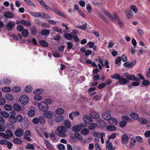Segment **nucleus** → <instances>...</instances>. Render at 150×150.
I'll list each match as a JSON object with an SVG mask.
<instances>
[{
	"label": "nucleus",
	"instance_id": "nucleus-34",
	"mask_svg": "<svg viewBox=\"0 0 150 150\" xmlns=\"http://www.w3.org/2000/svg\"><path fill=\"white\" fill-rule=\"evenodd\" d=\"M13 108L15 110L19 111L21 110V107L17 103H15L13 104Z\"/></svg>",
	"mask_w": 150,
	"mask_h": 150
},
{
	"label": "nucleus",
	"instance_id": "nucleus-63",
	"mask_svg": "<svg viewBox=\"0 0 150 150\" xmlns=\"http://www.w3.org/2000/svg\"><path fill=\"white\" fill-rule=\"evenodd\" d=\"M53 29L54 30L56 31V32L59 33H62V30L59 28L57 27H55L53 28Z\"/></svg>",
	"mask_w": 150,
	"mask_h": 150
},
{
	"label": "nucleus",
	"instance_id": "nucleus-56",
	"mask_svg": "<svg viewBox=\"0 0 150 150\" xmlns=\"http://www.w3.org/2000/svg\"><path fill=\"white\" fill-rule=\"evenodd\" d=\"M90 4H88L86 5V9L88 13H90L92 11V8Z\"/></svg>",
	"mask_w": 150,
	"mask_h": 150
},
{
	"label": "nucleus",
	"instance_id": "nucleus-2",
	"mask_svg": "<svg viewBox=\"0 0 150 150\" xmlns=\"http://www.w3.org/2000/svg\"><path fill=\"white\" fill-rule=\"evenodd\" d=\"M39 109L42 111H47L49 109V106L46 103L44 102H41L38 104Z\"/></svg>",
	"mask_w": 150,
	"mask_h": 150
},
{
	"label": "nucleus",
	"instance_id": "nucleus-32",
	"mask_svg": "<svg viewBox=\"0 0 150 150\" xmlns=\"http://www.w3.org/2000/svg\"><path fill=\"white\" fill-rule=\"evenodd\" d=\"M39 43L42 46L45 47H47L48 45V43L43 40H40Z\"/></svg>",
	"mask_w": 150,
	"mask_h": 150
},
{
	"label": "nucleus",
	"instance_id": "nucleus-16",
	"mask_svg": "<svg viewBox=\"0 0 150 150\" xmlns=\"http://www.w3.org/2000/svg\"><path fill=\"white\" fill-rule=\"evenodd\" d=\"M90 116L93 119H97L99 117L98 113L95 112H92L90 114Z\"/></svg>",
	"mask_w": 150,
	"mask_h": 150
},
{
	"label": "nucleus",
	"instance_id": "nucleus-61",
	"mask_svg": "<svg viewBox=\"0 0 150 150\" xmlns=\"http://www.w3.org/2000/svg\"><path fill=\"white\" fill-rule=\"evenodd\" d=\"M17 29L18 31L21 32L23 29V27L22 25H19L17 27Z\"/></svg>",
	"mask_w": 150,
	"mask_h": 150
},
{
	"label": "nucleus",
	"instance_id": "nucleus-58",
	"mask_svg": "<svg viewBox=\"0 0 150 150\" xmlns=\"http://www.w3.org/2000/svg\"><path fill=\"white\" fill-rule=\"evenodd\" d=\"M8 120L11 124H14L16 122V119L15 118H8Z\"/></svg>",
	"mask_w": 150,
	"mask_h": 150
},
{
	"label": "nucleus",
	"instance_id": "nucleus-21",
	"mask_svg": "<svg viewBox=\"0 0 150 150\" xmlns=\"http://www.w3.org/2000/svg\"><path fill=\"white\" fill-rule=\"evenodd\" d=\"M109 124L113 125H115L117 123V121L116 120L115 118H110L109 120Z\"/></svg>",
	"mask_w": 150,
	"mask_h": 150
},
{
	"label": "nucleus",
	"instance_id": "nucleus-25",
	"mask_svg": "<svg viewBox=\"0 0 150 150\" xmlns=\"http://www.w3.org/2000/svg\"><path fill=\"white\" fill-rule=\"evenodd\" d=\"M81 132L83 135H87L89 133V130L87 128H84L81 129Z\"/></svg>",
	"mask_w": 150,
	"mask_h": 150
},
{
	"label": "nucleus",
	"instance_id": "nucleus-6",
	"mask_svg": "<svg viewBox=\"0 0 150 150\" xmlns=\"http://www.w3.org/2000/svg\"><path fill=\"white\" fill-rule=\"evenodd\" d=\"M83 119L85 122L87 124L91 123L93 121L92 119L90 117L86 115H83Z\"/></svg>",
	"mask_w": 150,
	"mask_h": 150
},
{
	"label": "nucleus",
	"instance_id": "nucleus-15",
	"mask_svg": "<svg viewBox=\"0 0 150 150\" xmlns=\"http://www.w3.org/2000/svg\"><path fill=\"white\" fill-rule=\"evenodd\" d=\"M13 142L17 144H21L22 143V141L19 138H15L12 140Z\"/></svg>",
	"mask_w": 150,
	"mask_h": 150
},
{
	"label": "nucleus",
	"instance_id": "nucleus-50",
	"mask_svg": "<svg viewBox=\"0 0 150 150\" xmlns=\"http://www.w3.org/2000/svg\"><path fill=\"white\" fill-rule=\"evenodd\" d=\"M126 122L125 121L123 120L120 122L119 125L121 127H123L126 126Z\"/></svg>",
	"mask_w": 150,
	"mask_h": 150
},
{
	"label": "nucleus",
	"instance_id": "nucleus-14",
	"mask_svg": "<svg viewBox=\"0 0 150 150\" xmlns=\"http://www.w3.org/2000/svg\"><path fill=\"white\" fill-rule=\"evenodd\" d=\"M128 82L125 79L122 77H121L119 81V83L120 85H125Z\"/></svg>",
	"mask_w": 150,
	"mask_h": 150
},
{
	"label": "nucleus",
	"instance_id": "nucleus-9",
	"mask_svg": "<svg viewBox=\"0 0 150 150\" xmlns=\"http://www.w3.org/2000/svg\"><path fill=\"white\" fill-rule=\"evenodd\" d=\"M15 25V22L13 21H9L7 25H6V28L8 30H11L13 27H14Z\"/></svg>",
	"mask_w": 150,
	"mask_h": 150
},
{
	"label": "nucleus",
	"instance_id": "nucleus-51",
	"mask_svg": "<svg viewBox=\"0 0 150 150\" xmlns=\"http://www.w3.org/2000/svg\"><path fill=\"white\" fill-rule=\"evenodd\" d=\"M3 81L4 83L6 84H8L11 82L10 79L6 78H4Z\"/></svg>",
	"mask_w": 150,
	"mask_h": 150
},
{
	"label": "nucleus",
	"instance_id": "nucleus-54",
	"mask_svg": "<svg viewBox=\"0 0 150 150\" xmlns=\"http://www.w3.org/2000/svg\"><path fill=\"white\" fill-rule=\"evenodd\" d=\"M130 9L133 10V11L135 13H137L138 11V9L134 5H131L130 7Z\"/></svg>",
	"mask_w": 150,
	"mask_h": 150
},
{
	"label": "nucleus",
	"instance_id": "nucleus-53",
	"mask_svg": "<svg viewBox=\"0 0 150 150\" xmlns=\"http://www.w3.org/2000/svg\"><path fill=\"white\" fill-rule=\"evenodd\" d=\"M100 126L102 127H105L106 125V122L103 120H100L99 121Z\"/></svg>",
	"mask_w": 150,
	"mask_h": 150
},
{
	"label": "nucleus",
	"instance_id": "nucleus-62",
	"mask_svg": "<svg viewBox=\"0 0 150 150\" xmlns=\"http://www.w3.org/2000/svg\"><path fill=\"white\" fill-rule=\"evenodd\" d=\"M100 76L99 75H94L93 77V79L94 81H97L100 79Z\"/></svg>",
	"mask_w": 150,
	"mask_h": 150
},
{
	"label": "nucleus",
	"instance_id": "nucleus-4",
	"mask_svg": "<svg viewBox=\"0 0 150 150\" xmlns=\"http://www.w3.org/2000/svg\"><path fill=\"white\" fill-rule=\"evenodd\" d=\"M23 130L20 128L18 129L14 133L15 135L18 137H22L23 135Z\"/></svg>",
	"mask_w": 150,
	"mask_h": 150
},
{
	"label": "nucleus",
	"instance_id": "nucleus-20",
	"mask_svg": "<svg viewBox=\"0 0 150 150\" xmlns=\"http://www.w3.org/2000/svg\"><path fill=\"white\" fill-rule=\"evenodd\" d=\"M138 120L140 123L142 124L145 125L147 123V120L144 117L139 118Z\"/></svg>",
	"mask_w": 150,
	"mask_h": 150
},
{
	"label": "nucleus",
	"instance_id": "nucleus-35",
	"mask_svg": "<svg viewBox=\"0 0 150 150\" xmlns=\"http://www.w3.org/2000/svg\"><path fill=\"white\" fill-rule=\"evenodd\" d=\"M5 97L7 100H12L13 99V96L9 93L6 94L5 95Z\"/></svg>",
	"mask_w": 150,
	"mask_h": 150
},
{
	"label": "nucleus",
	"instance_id": "nucleus-33",
	"mask_svg": "<svg viewBox=\"0 0 150 150\" xmlns=\"http://www.w3.org/2000/svg\"><path fill=\"white\" fill-rule=\"evenodd\" d=\"M39 122L41 125H44L45 123V118L42 116L39 117Z\"/></svg>",
	"mask_w": 150,
	"mask_h": 150
},
{
	"label": "nucleus",
	"instance_id": "nucleus-37",
	"mask_svg": "<svg viewBox=\"0 0 150 150\" xmlns=\"http://www.w3.org/2000/svg\"><path fill=\"white\" fill-rule=\"evenodd\" d=\"M25 148L27 149H35L34 145L30 143H28Z\"/></svg>",
	"mask_w": 150,
	"mask_h": 150
},
{
	"label": "nucleus",
	"instance_id": "nucleus-5",
	"mask_svg": "<svg viewBox=\"0 0 150 150\" xmlns=\"http://www.w3.org/2000/svg\"><path fill=\"white\" fill-rule=\"evenodd\" d=\"M126 77L127 79L130 80H135L136 81H139L140 80L137 78L136 76L130 74H128L126 76Z\"/></svg>",
	"mask_w": 150,
	"mask_h": 150
},
{
	"label": "nucleus",
	"instance_id": "nucleus-3",
	"mask_svg": "<svg viewBox=\"0 0 150 150\" xmlns=\"http://www.w3.org/2000/svg\"><path fill=\"white\" fill-rule=\"evenodd\" d=\"M29 100L28 96L26 95H23L21 96L19 98V101L21 104L23 105L27 104Z\"/></svg>",
	"mask_w": 150,
	"mask_h": 150
},
{
	"label": "nucleus",
	"instance_id": "nucleus-39",
	"mask_svg": "<svg viewBox=\"0 0 150 150\" xmlns=\"http://www.w3.org/2000/svg\"><path fill=\"white\" fill-rule=\"evenodd\" d=\"M5 132L7 136L8 137V139H9L10 137H11L13 135V132L10 130H7Z\"/></svg>",
	"mask_w": 150,
	"mask_h": 150
},
{
	"label": "nucleus",
	"instance_id": "nucleus-43",
	"mask_svg": "<svg viewBox=\"0 0 150 150\" xmlns=\"http://www.w3.org/2000/svg\"><path fill=\"white\" fill-rule=\"evenodd\" d=\"M32 88L30 86H27L25 88V91L26 92L30 93L32 91Z\"/></svg>",
	"mask_w": 150,
	"mask_h": 150
},
{
	"label": "nucleus",
	"instance_id": "nucleus-57",
	"mask_svg": "<svg viewBox=\"0 0 150 150\" xmlns=\"http://www.w3.org/2000/svg\"><path fill=\"white\" fill-rule=\"evenodd\" d=\"M39 117L35 118L33 120V122L35 124H37L39 123Z\"/></svg>",
	"mask_w": 150,
	"mask_h": 150
},
{
	"label": "nucleus",
	"instance_id": "nucleus-60",
	"mask_svg": "<svg viewBox=\"0 0 150 150\" xmlns=\"http://www.w3.org/2000/svg\"><path fill=\"white\" fill-rule=\"evenodd\" d=\"M121 60V58L120 57H117L115 60V63L116 64H118Z\"/></svg>",
	"mask_w": 150,
	"mask_h": 150
},
{
	"label": "nucleus",
	"instance_id": "nucleus-26",
	"mask_svg": "<svg viewBox=\"0 0 150 150\" xmlns=\"http://www.w3.org/2000/svg\"><path fill=\"white\" fill-rule=\"evenodd\" d=\"M130 116L134 120L138 119L139 117V115L135 113H132L130 114Z\"/></svg>",
	"mask_w": 150,
	"mask_h": 150
},
{
	"label": "nucleus",
	"instance_id": "nucleus-24",
	"mask_svg": "<svg viewBox=\"0 0 150 150\" xmlns=\"http://www.w3.org/2000/svg\"><path fill=\"white\" fill-rule=\"evenodd\" d=\"M22 34L24 37L26 38L28 36L29 31L28 30L24 29L22 31Z\"/></svg>",
	"mask_w": 150,
	"mask_h": 150
},
{
	"label": "nucleus",
	"instance_id": "nucleus-29",
	"mask_svg": "<svg viewBox=\"0 0 150 150\" xmlns=\"http://www.w3.org/2000/svg\"><path fill=\"white\" fill-rule=\"evenodd\" d=\"M111 77L113 79H117L119 80L121 77L120 74H113L111 76Z\"/></svg>",
	"mask_w": 150,
	"mask_h": 150
},
{
	"label": "nucleus",
	"instance_id": "nucleus-40",
	"mask_svg": "<svg viewBox=\"0 0 150 150\" xmlns=\"http://www.w3.org/2000/svg\"><path fill=\"white\" fill-rule=\"evenodd\" d=\"M75 137L78 140H81L82 139V137L80 134L78 133H75L74 134Z\"/></svg>",
	"mask_w": 150,
	"mask_h": 150
},
{
	"label": "nucleus",
	"instance_id": "nucleus-64",
	"mask_svg": "<svg viewBox=\"0 0 150 150\" xmlns=\"http://www.w3.org/2000/svg\"><path fill=\"white\" fill-rule=\"evenodd\" d=\"M8 141L5 139H2L0 140V144L1 145H6Z\"/></svg>",
	"mask_w": 150,
	"mask_h": 150
},
{
	"label": "nucleus",
	"instance_id": "nucleus-30",
	"mask_svg": "<svg viewBox=\"0 0 150 150\" xmlns=\"http://www.w3.org/2000/svg\"><path fill=\"white\" fill-rule=\"evenodd\" d=\"M65 38L68 40H71L73 38V36L69 33H67L64 35Z\"/></svg>",
	"mask_w": 150,
	"mask_h": 150
},
{
	"label": "nucleus",
	"instance_id": "nucleus-23",
	"mask_svg": "<svg viewBox=\"0 0 150 150\" xmlns=\"http://www.w3.org/2000/svg\"><path fill=\"white\" fill-rule=\"evenodd\" d=\"M64 120V117L62 116H58L56 117L55 119V121L57 123L62 122Z\"/></svg>",
	"mask_w": 150,
	"mask_h": 150
},
{
	"label": "nucleus",
	"instance_id": "nucleus-8",
	"mask_svg": "<svg viewBox=\"0 0 150 150\" xmlns=\"http://www.w3.org/2000/svg\"><path fill=\"white\" fill-rule=\"evenodd\" d=\"M106 150H114L115 147H113L112 144L111 142H110L108 140L106 142Z\"/></svg>",
	"mask_w": 150,
	"mask_h": 150
},
{
	"label": "nucleus",
	"instance_id": "nucleus-12",
	"mask_svg": "<svg viewBox=\"0 0 150 150\" xmlns=\"http://www.w3.org/2000/svg\"><path fill=\"white\" fill-rule=\"evenodd\" d=\"M121 141L122 144H127L128 141V138L127 135L126 134H124L121 138Z\"/></svg>",
	"mask_w": 150,
	"mask_h": 150
},
{
	"label": "nucleus",
	"instance_id": "nucleus-11",
	"mask_svg": "<svg viewBox=\"0 0 150 150\" xmlns=\"http://www.w3.org/2000/svg\"><path fill=\"white\" fill-rule=\"evenodd\" d=\"M43 114V116L47 118H51L53 116V114L51 111H45Z\"/></svg>",
	"mask_w": 150,
	"mask_h": 150
},
{
	"label": "nucleus",
	"instance_id": "nucleus-48",
	"mask_svg": "<svg viewBox=\"0 0 150 150\" xmlns=\"http://www.w3.org/2000/svg\"><path fill=\"white\" fill-rule=\"evenodd\" d=\"M31 33L33 35H35L36 33V28L35 27H33L31 28Z\"/></svg>",
	"mask_w": 150,
	"mask_h": 150
},
{
	"label": "nucleus",
	"instance_id": "nucleus-27",
	"mask_svg": "<svg viewBox=\"0 0 150 150\" xmlns=\"http://www.w3.org/2000/svg\"><path fill=\"white\" fill-rule=\"evenodd\" d=\"M50 33V31L49 30L45 29L42 30L41 32V34L44 36H46L48 35Z\"/></svg>",
	"mask_w": 150,
	"mask_h": 150
},
{
	"label": "nucleus",
	"instance_id": "nucleus-49",
	"mask_svg": "<svg viewBox=\"0 0 150 150\" xmlns=\"http://www.w3.org/2000/svg\"><path fill=\"white\" fill-rule=\"evenodd\" d=\"M126 13L128 18H130L133 16V12L131 11H127Z\"/></svg>",
	"mask_w": 150,
	"mask_h": 150
},
{
	"label": "nucleus",
	"instance_id": "nucleus-36",
	"mask_svg": "<svg viewBox=\"0 0 150 150\" xmlns=\"http://www.w3.org/2000/svg\"><path fill=\"white\" fill-rule=\"evenodd\" d=\"M4 109L6 110L10 111L12 109V106L9 104H6L4 107Z\"/></svg>",
	"mask_w": 150,
	"mask_h": 150
},
{
	"label": "nucleus",
	"instance_id": "nucleus-42",
	"mask_svg": "<svg viewBox=\"0 0 150 150\" xmlns=\"http://www.w3.org/2000/svg\"><path fill=\"white\" fill-rule=\"evenodd\" d=\"M28 114L29 116L32 117L35 115V111L33 110H30L28 112Z\"/></svg>",
	"mask_w": 150,
	"mask_h": 150
},
{
	"label": "nucleus",
	"instance_id": "nucleus-46",
	"mask_svg": "<svg viewBox=\"0 0 150 150\" xmlns=\"http://www.w3.org/2000/svg\"><path fill=\"white\" fill-rule=\"evenodd\" d=\"M11 90L10 88L8 87H5L2 89V91L5 93L9 92Z\"/></svg>",
	"mask_w": 150,
	"mask_h": 150
},
{
	"label": "nucleus",
	"instance_id": "nucleus-13",
	"mask_svg": "<svg viewBox=\"0 0 150 150\" xmlns=\"http://www.w3.org/2000/svg\"><path fill=\"white\" fill-rule=\"evenodd\" d=\"M103 118L105 120H109L111 118V115L109 113L104 112L102 115Z\"/></svg>",
	"mask_w": 150,
	"mask_h": 150
},
{
	"label": "nucleus",
	"instance_id": "nucleus-18",
	"mask_svg": "<svg viewBox=\"0 0 150 150\" xmlns=\"http://www.w3.org/2000/svg\"><path fill=\"white\" fill-rule=\"evenodd\" d=\"M116 127L112 125H109L107 126L106 127V129L109 131H113L116 129Z\"/></svg>",
	"mask_w": 150,
	"mask_h": 150
},
{
	"label": "nucleus",
	"instance_id": "nucleus-10",
	"mask_svg": "<svg viewBox=\"0 0 150 150\" xmlns=\"http://www.w3.org/2000/svg\"><path fill=\"white\" fill-rule=\"evenodd\" d=\"M4 16L7 18H11L14 17V15L11 12L8 11L5 12L4 13Z\"/></svg>",
	"mask_w": 150,
	"mask_h": 150
},
{
	"label": "nucleus",
	"instance_id": "nucleus-59",
	"mask_svg": "<svg viewBox=\"0 0 150 150\" xmlns=\"http://www.w3.org/2000/svg\"><path fill=\"white\" fill-rule=\"evenodd\" d=\"M58 148L59 150H64L65 147L62 144H60L58 146Z\"/></svg>",
	"mask_w": 150,
	"mask_h": 150
},
{
	"label": "nucleus",
	"instance_id": "nucleus-41",
	"mask_svg": "<svg viewBox=\"0 0 150 150\" xmlns=\"http://www.w3.org/2000/svg\"><path fill=\"white\" fill-rule=\"evenodd\" d=\"M142 84L145 86H148L150 84V82L148 80L144 79L142 82Z\"/></svg>",
	"mask_w": 150,
	"mask_h": 150
},
{
	"label": "nucleus",
	"instance_id": "nucleus-28",
	"mask_svg": "<svg viewBox=\"0 0 150 150\" xmlns=\"http://www.w3.org/2000/svg\"><path fill=\"white\" fill-rule=\"evenodd\" d=\"M20 22L23 25L27 26H30L31 23L29 21H26L24 20H21Z\"/></svg>",
	"mask_w": 150,
	"mask_h": 150
},
{
	"label": "nucleus",
	"instance_id": "nucleus-52",
	"mask_svg": "<svg viewBox=\"0 0 150 150\" xmlns=\"http://www.w3.org/2000/svg\"><path fill=\"white\" fill-rule=\"evenodd\" d=\"M13 91L16 92H19L21 90V88L18 86H15L13 87L12 88Z\"/></svg>",
	"mask_w": 150,
	"mask_h": 150
},
{
	"label": "nucleus",
	"instance_id": "nucleus-17",
	"mask_svg": "<svg viewBox=\"0 0 150 150\" xmlns=\"http://www.w3.org/2000/svg\"><path fill=\"white\" fill-rule=\"evenodd\" d=\"M81 124L80 125H78L74 126L72 127V130L75 132L80 131L81 128ZM82 125H83L82 124Z\"/></svg>",
	"mask_w": 150,
	"mask_h": 150
},
{
	"label": "nucleus",
	"instance_id": "nucleus-1",
	"mask_svg": "<svg viewBox=\"0 0 150 150\" xmlns=\"http://www.w3.org/2000/svg\"><path fill=\"white\" fill-rule=\"evenodd\" d=\"M67 129V128L63 126L58 127L57 128L56 134L58 136L64 137L66 136V132Z\"/></svg>",
	"mask_w": 150,
	"mask_h": 150
},
{
	"label": "nucleus",
	"instance_id": "nucleus-19",
	"mask_svg": "<svg viewBox=\"0 0 150 150\" xmlns=\"http://www.w3.org/2000/svg\"><path fill=\"white\" fill-rule=\"evenodd\" d=\"M44 143L47 148L50 150L53 149V146L47 140H45Z\"/></svg>",
	"mask_w": 150,
	"mask_h": 150
},
{
	"label": "nucleus",
	"instance_id": "nucleus-47",
	"mask_svg": "<svg viewBox=\"0 0 150 150\" xmlns=\"http://www.w3.org/2000/svg\"><path fill=\"white\" fill-rule=\"evenodd\" d=\"M66 44L67 45V49L70 50L72 49L73 45L71 42H67Z\"/></svg>",
	"mask_w": 150,
	"mask_h": 150
},
{
	"label": "nucleus",
	"instance_id": "nucleus-38",
	"mask_svg": "<svg viewBox=\"0 0 150 150\" xmlns=\"http://www.w3.org/2000/svg\"><path fill=\"white\" fill-rule=\"evenodd\" d=\"M43 92V90L41 89H36L33 91L34 93L37 95L41 94Z\"/></svg>",
	"mask_w": 150,
	"mask_h": 150
},
{
	"label": "nucleus",
	"instance_id": "nucleus-31",
	"mask_svg": "<svg viewBox=\"0 0 150 150\" xmlns=\"http://www.w3.org/2000/svg\"><path fill=\"white\" fill-rule=\"evenodd\" d=\"M55 112L57 114L61 115L64 112V111L62 108H59L56 109Z\"/></svg>",
	"mask_w": 150,
	"mask_h": 150
},
{
	"label": "nucleus",
	"instance_id": "nucleus-44",
	"mask_svg": "<svg viewBox=\"0 0 150 150\" xmlns=\"http://www.w3.org/2000/svg\"><path fill=\"white\" fill-rule=\"evenodd\" d=\"M96 123H93L88 126V128L89 129H93L96 127Z\"/></svg>",
	"mask_w": 150,
	"mask_h": 150
},
{
	"label": "nucleus",
	"instance_id": "nucleus-45",
	"mask_svg": "<svg viewBox=\"0 0 150 150\" xmlns=\"http://www.w3.org/2000/svg\"><path fill=\"white\" fill-rule=\"evenodd\" d=\"M1 113L0 115H1L4 118H8L9 116V113L5 111L2 112Z\"/></svg>",
	"mask_w": 150,
	"mask_h": 150
},
{
	"label": "nucleus",
	"instance_id": "nucleus-55",
	"mask_svg": "<svg viewBox=\"0 0 150 150\" xmlns=\"http://www.w3.org/2000/svg\"><path fill=\"white\" fill-rule=\"evenodd\" d=\"M22 119L23 117L21 115H17L16 116V119L18 122H20L22 121Z\"/></svg>",
	"mask_w": 150,
	"mask_h": 150
},
{
	"label": "nucleus",
	"instance_id": "nucleus-22",
	"mask_svg": "<svg viewBox=\"0 0 150 150\" xmlns=\"http://www.w3.org/2000/svg\"><path fill=\"white\" fill-rule=\"evenodd\" d=\"M64 125L66 128L69 129L71 127V123L69 121L65 120L64 122Z\"/></svg>",
	"mask_w": 150,
	"mask_h": 150
},
{
	"label": "nucleus",
	"instance_id": "nucleus-7",
	"mask_svg": "<svg viewBox=\"0 0 150 150\" xmlns=\"http://www.w3.org/2000/svg\"><path fill=\"white\" fill-rule=\"evenodd\" d=\"M30 132L29 130H26L23 136L24 138L29 142L31 140L30 138Z\"/></svg>",
	"mask_w": 150,
	"mask_h": 150
}]
</instances>
